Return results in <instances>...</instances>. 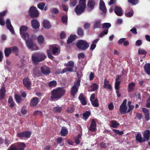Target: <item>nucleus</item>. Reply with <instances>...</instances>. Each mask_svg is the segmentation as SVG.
Returning <instances> with one entry per match:
<instances>
[{
	"label": "nucleus",
	"instance_id": "48",
	"mask_svg": "<svg viewBox=\"0 0 150 150\" xmlns=\"http://www.w3.org/2000/svg\"><path fill=\"white\" fill-rule=\"evenodd\" d=\"M138 52L139 54H146V52L145 50L141 48L138 49Z\"/></svg>",
	"mask_w": 150,
	"mask_h": 150
},
{
	"label": "nucleus",
	"instance_id": "29",
	"mask_svg": "<svg viewBox=\"0 0 150 150\" xmlns=\"http://www.w3.org/2000/svg\"><path fill=\"white\" fill-rule=\"evenodd\" d=\"M136 140L140 142H142L146 141V140L145 139L142 138V135L140 133L138 134L137 135L136 137Z\"/></svg>",
	"mask_w": 150,
	"mask_h": 150
},
{
	"label": "nucleus",
	"instance_id": "58",
	"mask_svg": "<svg viewBox=\"0 0 150 150\" xmlns=\"http://www.w3.org/2000/svg\"><path fill=\"white\" fill-rule=\"evenodd\" d=\"M37 115H38L40 116H42V113L40 111L36 110L34 112L33 115L35 116Z\"/></svg>",
	"mask_w": 150,
	"mask_h": 150
},
{
	"label": "nucleus",
	"instance_id": "9",
	"mask_svg": "<svg viewBox=\"0 0 150 150\" xmlns=\"http://www.w3.org/2000/svg\"><path fill=\"white\" fill-rule=\"evenodd\" d=\"M80 85V80L77 81L74 84L73 86L71 91V95L72 96H74L76 94L78 91V89Z\"/></svg>",
	"mask_w": 150,
	"mask_h": 150
},
{
	"label": "nucleus",
	"instance_id": "46",
	"mask_svg": "<svg viewBox=\"0 0 150 150\" xmlns=\"http://www.w3.org/2000/svg\"><path fill=\"white\" fill-rule=\"evenodd\" d=\"M62 108L59 106H57L53 108L54 111L55 112H60L61 111Z\"/></svg>",
	"mask_w": 150,
	"mask_h": 150
},
{
	"label": "nucleus",
	"instance_id": "54",
	"mask_svg": "<svg viewBox=\"0 0 150 150\" xmlns=\"http://www.w3.org/2000/svg\"><path fill=\"white\" fill-rule=\"evenodd\" d=\"M12 51L14 53H15L16 54H17L18 52V48L16 47H11Z\"/></svg>",
	"mask_w": 150,
	"mask_h": 150
},
{
	"label": "nucleus",
	"instance_id": "5",
	"mask_svg": "<svg viewBox=\"0 0 150 150\" xmlns=\"http://www.w3.org/2000/svg\"><path fill=\"white\" fill-rule=\"evenodd\" d=\"M74 63L72 61H69L67 63L65 64L64 65L66 67H67L63 69L61 73H64L67 71L73 72L74 71L73 68L74 66Z\"/></svg>",
	"mask_w": 150,
	"mask_h": 150
},
{
	"label": "nucleus",
	"instance_id": "26",
	"mask_svg": "<svg viewBox=\"0 0 150 150\" xmlns=\"http://www.w3.org/2000/svg\"><path fill=\"white\" fill-rule=\"evenodd\" d=\"M95 2L94 0H90L88 3V6L90 10H92L94 8Z\"/></svg>",
	"mask_w": 150,
	"mask_h": 150
},
{
	"label": "nucleus",
	"instance_id": "32",
	"mask_svg": "<svg viewBox=\"0 0 150 150\" xmlns=\"http://www.w3.org/2000/svg\"><path fill=\"white\" fill-rule=\"evenodd\" d=\"M74 110V108L72 106H70L68 107L66 110V112L68 113H73Z\"/></svg>",
	"mask_w": 150,
	"mask_h": 150
},
{
	"label": "nucleus",
	"instance_id": "47",
	"mask_svg": "<svg viewBox=\"0 0 150 150\" xmlns=\"http://www.w3.org/2000/svg\"><path fill=\"white\" fill-rule=\"evenodd\" d=\"M22 38L24 40H25L26 39H28L29 37V34L27 33H24L22 34H20Z\"/></svg>",
	"mask_w": 150,
	"mask_h": 150
},
{
	"label": "nucleus",
	"instance_id": "61",
	"mask_svg": "<svg viewBox=\"0 0 150 150\" xmlns=\"http://www.w3.org/2000/svg\"><path fill=\"white\" fill-rule=\"evenodd\" d=\"M77 3V0H73V1H71V4L70 6H74Z\"/></svg>",
	"mask_w": 150,
	"mask_h": 150
},
{
	"label": "nucleus",
	"instance_id": "41",
	"mask_svg": "<svg viewBox=\"0 0 150 150\" xmlns=\"http://www.w3.org/2000/svg\"><path fill=\"white\" fill-rule=\"evenodd\" d=\"M76 36L75 35H72L70 36L68 38L67 40V42L68 43H70L73 41L74 40L76 39Z\"/></svg>",
	"mask_w": 150,
	"mask_h": 150
},
{
	"label": "nucleus",
	"instance_id": "19",
	"mask_svg": "<svg viewBox=\"0 0 150 150\" xmlns=\"http://www.w3.org/2000/svg\"><path fill=\"white\" fill-rule=\"evenodd\" d=\"M41 70L42 73L45 74H49L50 73V70L49 67L44 66L41 67Z\"/></svg>",
	"mask_w": 150,
	"mask_h": 150
},
{
	"label": "nucleus",
	"instance_id": "4",
	"mask_svg": "<svg viewBox=\"0 0 150 150\" xmlns=\"http://www.w3.org/2000/svg\"><path fill=\"white\" fill-rule=\"evenodd\" d=\"M76 45L77 47L81 50L87 49L89 46V44L86 41L82 40H79Z\"/></svg>",
	"mask_w": 150,
	"mask_h": 150
},
{
	"label": "nucleus",
	"instance_id": "50",
	"mask_svg": "<svg viewBox=\"0 0 150 150\" xmlns=\"http://www.w3.org/2000/svg\"><path fill=\"white\" fill-rule=\"evenodd\" d=\"M108 32V30L105 29L99 35V37L102 38L104 35L107 34Z\"/></svg>",
	"mask_w": 150,
	"mask_h": 150
},
{
	"label": "nucleus",
	"instance_id": "14",
	"mask_svg": "<svg viewBox=\"0 0 150 150\" xmlns=\"http://www.w3.org/2000/svg\"><path fill=\"white\" fill-rule=\"evenodd\" d=\"M31 24L33 28L35 29L38 28L40 26V24L38 21L35 19L31 20Z\"/></svg>",
	"mask_w": 150,
	"mask_h": 150
},
{
	"label": "nucleus",
	"instance_id": "16",
	"mask_svg": "<svg viewBox=\"0 0 150 150\" xmlns=\"http://www.w3.org/2000/svg\"><path fill=\"white\" fill-rule=\"evenodd\" d=\"M39 103V100L38 98L34 97L33 98L30 102V105L32 107H36Z\"/></svg>",
	"mask_w": 150,
	"mask_h": 150
},
{
	"label": "nucleus",
	"instance_id": "23",
	"mask_svg": "<svg viewBox=\"0 0 150 150\" xmlns=\"http://www.w3.org/2000/svg\"><path fill=\"white\" fill-rule=\"evenodd\" d=\"M144 138L146 141H148L150 137V131L147 130L144 131L143 134Z\"/></svg>",
	"mask_w": 150,
	"mask_h": 150
},
{
	"label": "nucleus",
	"instance_id": "18",
	"mask_svg": "<svg viewBox=\"0 0 150 150\" xmlns=\"http://www.w3.org/2000/svg\"><path fill=\"white\" fill-rule=\"evenodd\" d=\"M99 7L100 10L102 11L103 13H105L107 11L105 4L103 0H100L99 3Z\"/></svg>",
	"mask_w": 150,
	"mask_h": 150
},
{
	"label": "nucleus",
	"instance_id": "3",
	"mask_svg": "<svg viewBox=\"0 0 150 150\" xmlns=\"http://www.w3.org/2000/svg\"><path fill=\"white\" fill-rule=\"evenodd\" d=\"M46 57V55L43 53L36 52L32 55V59L34 63L39 62L44 60Z\"/></svg>",
	"mask_w": 150,
	"mask_h": 150
},
{
	"label": "nucleus",
	"instance_id": "39",
	"mask_svg": "<svg viewBox=\"0 0 150 150\" xmlns=\"http://www.w3.org/2000/svg\"><path fill=\"white\" fill-rule=\"evenodd\" d=\"M28 28L27 27L24 25L22 26L20 29V34H22L25 33V32H26Z\"/></svg>",
	"mask_w": 150,
	"mask_h": 150
},
{
	"label": "nucleus",
	"instance_id": "25",
	"mask_svg": "<svg viewBox=\"0 0 150 150\" xmlns=\"http://www.w3.org/2000/svg\"><path fill=\"white\" fill-rule=\"evenodd\" d=\"M43 26L46 29H49L51 27V25L48 21L44 20L43 22Z\"/></svg>",
	"mask_w": 150,
	"mask_h": 150
},
{
	"label": "nucleus",
	"instance_id": "37",
	"mask_svg": "<svg viewBox=\"0 0 150 150\" xmlns=\"http://www.w3.org/2000/svg\"><path fill=\"white\" fill-rule=\"evenodd\" d=\"M90 88L91 89V90H89V91H94L98 89V86L96 83H94L91 86Z\"/></svg>",
	"mask_w": 150,
	"mask_h": 150
},
{
	"label": "nucleus",
	"instance_id": "31",
	"mask_svg": "<svg viewBox=\"0 0 150 150\" xmlns=\"http://www.w3.org/2000/svg\"><path fill=\"white\" fill-rule=\"evenodd\" d=\"M39 44L41 45L43 43L44 41V38L42 35L39 36L37 38Z\"/></svg>",
	"mask_w": 150,
	"mask_h": 150
},
{
	"label": "nucleus",
	"instance_id": "62",
	"mask_svg": "<svg viewBox=\"0 0 150 150\" xmlns=\"http://www.w3.org/2000/svg\"><path fill=\"white\" fill-rule=\"evenodd\" d=\"M51 11L52 13L56 14L58 13L59 12V10L55 8L51 9Z\"/></svg>",
	"mask_w": 150,
	"mask_h": 150
},
{
	"label": "nucleus",
	"instance_id": "13",
	"mask_svg": "<svg viewBox=\"0 0 150 150\" xmlns=\"http://www.w3.org/2000/svg\"><path fill=\"white\" fill-rule=\"evenodd\" d=\"M13 144L15 146L16 150H23L26 146L25 144L23 143Z\"/></svg>",
	"mask_w": 150,
	"mask_h": 150
},
{
	"label": "nucleus",
	"instance_id": "1",
	"mask_svg": "<svg viewBox=\"0 0 150 150\" xmlns=\"http://www.w3.org/2000/svg\"><path fill=\"white\" fill-rule=\"evenodd\" d=\"M66 90L64 88H59L52 91L50 98L51 100L60 98L65 94Z\"/></svg>",
	"mask_w": 150,
	"mask_h": 150
},
{
	"label": "nucleus",
	"instance_id": "60",
	"mask_svg": "<svg viewBox=\"0 0 150 150\" xmlns=\"http://www.w3.org/2000/svg\"><path fill=\"white\" fill-rule=\"evenodd\" d=\"M113 131L116 134L120 135H122L123 133L122 131H120L119 130L116 129H113Z\"/></svg>",
	"mask_w": 150,
	"mask_h": 150
},
{
	"label": "nucleus",
	"instance_id": "63",
	"mask_svg": "<svg viewBox=\"0 0 150 150\" xmlns=\"http://www.w3.org/2000/svg\"><path fill=\"white\" fill-rule=\"evenodd\" d=\"M78 35L80 36H82V35H83V31L82 29L81 28H78Z\"/></svg>",
	"mask_w": 150,
	"mask_h": 150
},
{
	"label": "nucleus",
	"instance_id": "38",
	"mask_svg": "<svg viewBox=\"0 0 150 150\" xmlns=\"http://www.w3.org/2000/svg\"><path fill=\"white\" fill-rule=\"evenodd\" d=\"M15 98L16 102L18 104L20 103L21 102L22 98L21 96L17 94L15 95Z\"/></svg>",
	"mask_w": 150,
	"mask_h": 150
},
{
	"label": "nucleus",
	"instance_id": "30",
	"mask_svg": "<svg viewBox=\"0 0 150 150\" xmlns=\"http://www.w3.org/2000/svg\"><path fill=\"white\" fill-rule=\"evenodd\" d=\"M144 69L146 73L148 75L150 74V64H147L144 66Z\"/></svg>",
	"mask_w": 150,
	"mask_h": 150
},
{
	"label": "nucleus",
	"instance_id": "36",
	"mask_svg": "<svg viewBox=\"0 0 150 150\" xmlns=\"http://www.w3.org/2000/svg\"><path fill=\"white\" fill-rule=\"evenodd\" d=\"M110 122L111 124V126L113 128H116L120 125V124L115 120H112Z\"/></svg>",
	"mask_w": 150,
	"mask_h": 150
},
{
	"label": "nucleus",
	"instance_id": "34",
	"mask_svg": "<svg viewBox=\"0 0 150 150\" xmlns=\"http://www.w3.org/2000/svg\"><path fill=\"white\" fill-rule=\"evenodd\" d=\"M4 52L5 56L6 57H8L12 52L11 47L6 48L4 50Z\"/></svg>",
	"mask_w": 150,
	"mask_h": 150
},
{
	"label": "nucleus",
	"instance_id": "42",
	"mask_svg": "<svg viewBox=\"0 0 150 150\" xmlns=\"http://www.w3.org/2000/svg\"><path fill=\"white\" fill-rule=\"evenodd\" d=\"M81 139V135L80 134H79L78 136L75 138V141L76 144H79Z\"/></svg>",
	"mask_w": 150,
	"mask_h": 150
},
{
	"label": "nucleus",
	"instance_id": "15",
	"mask_svg": "<svg viewBox=\"0 0 150 150\" xmlns=\"http://www.w3.org/2000/svg\"><path fill=\"white\" fill-rule=\"evenodd\" d=\"M7 11H4L0 13V24L1 26H4L5 25V23L4 20L3 18V17L5 15Z\"/></svg>",
	"mask_w": 150,
	"mask_h": 150
},
{
	"label": "nucleus",
	"instance_id": "51",
	"mask_svg": "<svg viewBox=\"0 0 150 150\" xmlns=\"http://www.w3.org/2000/svg\"><path fill=\"white\" fill-rule=\"evenodd\" d=\"M67 17L66 15H64L62 17V20L64 24H66L67 21Z\"/></svg>",
	"mask_w": 150,
	"mask_h": 150
},
{
	"label": "nucleus",
	"instance_id": "49",
	"mask_svg": "<svg viewBox=\"0 0 150 150\" xmlns=\"http://www.w3.org/2000/svg\"><path fill=\"white\" fill-rule=\"evenodd\" d=\"M8 102L10 103V106L11 107H12L14 106V103L13 101V99L11 97H10L9 98Z\"/></svg>",
	"mask_w": 150,
	"mask_h": 150
},
{
	"label": "nucleus",
	"instance_id": "24",
	"mask_svg": "<svg viewBox=\"0 0 150 150\" xmlns=\"http://www.w3.org/2000/svg\"><path fill=\"white\" fill-rule=\"evenodd\" d=\"M5 87L3 85L0 90V100H1L4 98L5 95Z\"/></svg>",
	"mask_w": 150,
	"mask_h": 150
},
{
	"label": "nucleus",
	"instance_id": "53",
	"mask_svg": "<svg viewBox=\"0 0 150 150\" xmlns=\"http://www.w3.org/2000/svg\"><path fill=\"white\" fill-rule=\"evenodd\" d=\"M45 4L44 3L42 2L38 4V7L41 10H43Z\"/></svg>",
	"mask_w": 150,
	"mask_h": 150
},
{
	"label": "nucleus",
	"instance_id": "20",
	"mask_svg": "<svg viewBox=\"0 0 150 150\" xmlns=\"http://www.w3.org/2000/svg\"><path fill=\"white\" fill-rule=\"evenodd\" d=\"M115 12L116 14L119 16H121L123 15V11L121 8L119 7L116 6L115 9Z\"/></svg>",
	"mask_w": 150,
	"mask_h": 150
},
{
	"label": "nucleus",
	"instance_id": "64",
	"mask_svg": "<svg viewBox=\"0 0 150 150\" xmlns=\"http://www.w3.org/2000/svg\"><path fill=\"white\" fill-rule=\"evenodd\" d=\"M66 37V35L64 31L61 32L60 34V38L62 39Z\"/></svg>",
	"mask_w": 150,
	"mask_h": 150
},
{
	"label": "nucleus",
	"instance_id": "8",
	"mask_svg": "<svg viewBox=\"0 0 150 150\" xmlns=\"http://www.w3.org/2000/svg\"><path fill=\"white\" fill-rule=\"evenodd\" d=\"M30 16L32 17L35 18L39 16V13L36 8L32 6L29 10Z\"/></svg>",
	"mask_w": 150,
	"mask_h": 150
},
{
	"label": "nucleus",
	"instance_id": "21",
	"mask_svg": "<svg viewBox=\"0 0 150 150\" xmlns=\"http://www.w3.org/2000/svg\"><path fill=\"white\" fill-rule=\"evenodd\" d=\"M103 87L109 90H111L112 89V87L109 83V81L105 79L104 81V84L103 85Z\"/></svg>",
	"mask_w": 150,
	"mask_h": 150
},
{
	"label": "nucleus",
	"instance_id": "35",
	"mask_svg": "<svg viewBox=\"0 0 150 150\" xmlns=\"http://www.w3.org/2000/svg\"><path fill=\"white\" fill-rule=\"evenodd\" d=\"M130 11H126L125 13V15L126 16L128 17H131L133 14V11L132 8L129 9Z\"/></svg>",
	"mask_w": 150,
	"mask_h": 150
},
{
	"label": "nucleus",
	"instance_id": "59",
	"mask_svg": "<svg viewBox=\"0 0 150 150\" xmlns=\"http://www.w3.org/2000/svg\"><path fill=\"white\" fill-rule=\"evenodd\" d=\"M129 2L135 5L138 3V0H128Z\"/></svg>",
	"mask_w": 150,
	"mask_h": 150
},
{
	"label": "nucleus",
	"instance_id": "40",
	"mask_svg": "<svg viewBox=\"0 0 150 150\" xmlns=\"http://www.w3.org/2000/svg\"><path fill=\"white\" fill-rule=\"evenodd\" d=\"M60 132L62 136H64L67 134L68 131L67 128L63 127L62 128Z\"/></svg>",
	"mask_w": 150,
	"mask_h": 150
},
{
	"label": "nucleus",
	"instance_id": "55",
	"mask_svg": "<svg viewBox=\"0 0 150 150\" xmlns=\"http://www.w3.org/2000/svg\"><path fill=\"white\" fill-rule=\"evenodd\" d=\"M23 133L24 134V137L25 138H27L29 137L31 135V133L30 132L25 131L23 132Z\"/></svg>",
	"mask_w": 150,
	"mask_h": 150
},
{
	"label": "nucleus",
	"instance_id": "45",
	"mask_svg": "<svg viewBox=\"0 0 150 150\" xmlns=\"http://www.w3.org/2000/svg\"><path fill=\"white\" fill-rule=\"evenodd\" d=\"M57 84V82L55 81H53L50 82L49 83V86L50 87H55Z\"/></svg>",
	"mask_w": 150,
	"mask_h": 150
},
{
	"label": "nucleus",
	"instance_id": "11",
	"mask_svg": "<svg viewBox=\"0 0 150 150\" xmlns=\"http://www.w3.org/2000/svg\"><path fill=\"white\" fill-rule=\"evenodd\" d=\"M6 24L7 28L10 30L13 34H15V32L11 24V22L9 19H7L6 21Z\"/></svg>",
	"mask_w": 150,
	"mask_h": 150
},
{
	"label": "nucleus",
	"instance_id": "17",
	"mask_svg": "<svg viewBox=\"0 0 150 150\" xmlns=\"http://www.w3.org/2000/svg\"><path fill=\"white\" fill-rule=\"evenodd\" d=\"M23 83L24 86L28 89H30V82L28 78L25 77L23 80Z\"/></svg>",
	"mask_w": 150,
	"mask_h": 150
},
{
	"label": "nucleus",
	"instance_id": "56",
	"mask_svg": "<svg viewBox=\"0 0 150 150\" xmlns=\"http://www.w3.org/2000/svg\"><path fill=\"white\" fill-rule=\"evenodd\" d=\"M111 26V25L109 23H105L103 24V28H108Z\"/></svg>",
	"mask_w": 150,
	"mask_h": 150
},
{
	"label": "nucleus",
	"instance_id": "27",
	"mask_svg": "<svg viewBox=\"0 0 150 150\" xmlns=\"http://www.w3.org/2000/svg\"><path fill=\"white\" fill-rule=\"evenodd\" d=\"M135 85L136 83L133 82H132L129 83L128 86V91L130 92L133 91L134 89Z\"/></svg>",
	"mask_w": 150,
	"mask_h": 150
},
{
	"label": "nucleus",
	"instance_id": "22",
	"mask_svg": "<svg viewBox=\"0 0 150 150\" xmlns=\"http://www.w3.org/2000/svg\"><path fill=\"white\" fill-rule=\"evenodd\" d=\"M79 99L81 103L83 105H86L87 104L86 99L82 94H81L79 97Z\"/></svg>",
	"mask_w": 150,
	"mask_h": 150
},
{
	"label": "nucleus",
	"instance_id": "7",
	"mask_svg": "<svg viewBox=\"0 0 150 150\" xmlns=\"http://www.w3.org/2000/svg\"><path fill=\"white\" fill-rule=\"evenodd\" d=\"M127 102V99H124L120 106L119 110L122 114H125L129 112L128 108L126 105Z\"/></svg>",
	"mask_w": 150,
	"mask_h": 150
},
{
	"label": "nucleus",
	"instance_id": "44",
	"mask_svg": "<svg viewBox=\"0 0 150 150\" xmlns=\"http://www.w3.org/2000/svg\"><path fill=\"white\" fill-rule=\"evenodd\" d=\"M91 102L92 105L95 107H98L99 105L98 100L97 99L91 101Z\"/></svg>",
	"mask_w": 150,
	"mask_h": 150
},
{
	"label": "nucleus",
	"instance_id": "12",
	"mask_svg": "<svg viewBox=\"0 0 150 150\" xmlns=\"http://www.w3.org/2000/svg\"><path fill=\"white\" fill-rule=\"evenodd\" d=\"M89 129L90 131L93 132L96 130V121L94 119L92 120Z\"/></svg>",
	"mask_w": 150,
	"mask_h": 150
},
{
	"label": "nucleus",
	"instance_id": "33",
	"mask_svg": "<svg viewBox=\"0 0 150 150\" xmlns=\"http://www.w3.org/2000/svg\"><path fill=\"white\" fill-rule=\"evenodd\" d=\"M101 21L100 20H98L96 21L94 23L93 25V27L94 28H99L101 25Z\"/></svg>",
	"mask_w": 150,
	"mask_h": 150
},
{
	"label": "nucleus",
	"instance_id": "28",
	"mask_svg": "<svg viewBox=\"0 0 150 150\" xmlns=\"http://www.w3.org/2000/svg\"><path fill=\"white\" fill-rule=\"evenodd\" d=\"M99 39L97 38L94 40L92 42L90 47V49L92 50H93L96 47V45L98 41L99 40Z\"/></svg>",
	"mask_w": 150,
	"mask_h": 150
},
{
	"label": "nucleus",
	"instance_id": "57",
	"mask_svg": "<svg viewBox=\"0 0 150 150\" xmlns=\"http://www.w3.org/2000/svg\"><path fill=\"white\" fill-rule=\"evenodd\" d=\"M120 83V81H115V88L116 90H118L119 89Z\"/></svg>",
	"mask_w": 150,
	"mask_h": 150
},
{
	"label": "nucleus",
	"instance_id": "6",
	"mask_svg": "<svg viewBox=\"0 0 150 150\" xmlns=\"http://www.w3.org/2000/svg\"><path fill=\"white\" fill-rule=\"evenodd\" d=\"M25 42L27 47L29 49H32V50H38V47L37 45L36 44L33 43L32 40L28 39L26 40Z\"/></svg>",
	"mask_w": 150,
	"mask_h": 150
},
{
	"label": "nucleus",
	"instance_id": "2",
	"mask_svg": "<svg viewBox=\"0 0 150 150\" xmlns=\"http://www.w3.org/2000/svg\"><path fill=\"white\" fill-rule=\"evenodd\" d=\"M50 50L52 51V53L54 55H57L60 53L58 45H53L49 46V49L47 51L48 57L50 59H52L53 58V56L51 54Z\"/></svg>",
	"mask_w": 150,
	"mask_h": 150
},
{
	"label": "nucleus",
	"instance_id": "52",
	"mask_svg": "<svg viewBox=\"0 0 150 150\" xmlns=\"http://www.w3.org/2000/svg\"><path fill=\"white\" fill-rule=\"evenodd\" d=\"M132 102L131 101H129L128 102V105L129 108H128V111L129 112L131 110H132L134 108V106L132 105Z\"/></svg>",
	"mask_w": 150,
	"mask_h": 150
},
{
	"label": "nucleus",
	"instance_id": "10",
	"mask_svg": "<svg viewBox=\"0 0 150 150\" xmlns=\"http://www.w3.org/2000/svg\"><path fill=\"white\" fill-rule=\"evenodd\" d=\"M86 6L84 5L79 4L76 7L75 12L77 15H80L83 13L85 8Z\"/></svg>",
	"mask_w": 150,
	"mask_h": 150
},
{
	"label": "nucleus",
	"instance_id": "43",
	"mask_svg": "<svg viewBox=\"0 0 150 150\" xmlns=\"http://www.w3.org/2000/svg\"><path fill=\"white\" fill-rule=\"evenodd\" d=\"M90 114V112L88 111H86L83 114V119L85 120H86L89 117Z\"/></svg>",
	"mask_w": 150,
	"mask_h": 150
}]
</instances>
